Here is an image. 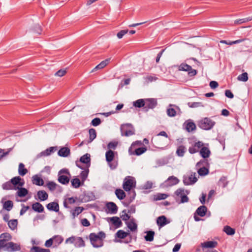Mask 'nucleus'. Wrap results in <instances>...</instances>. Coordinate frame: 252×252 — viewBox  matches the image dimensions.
I'll list each match as a JSON object with an SVG mask.
<instances>
[{
	"mask_svg": "<svg viewBox=\"0 0 252 252\" xmlns=\"http://www.w3.org/2000/svg\"><path fill=\"white\" fill-rule=\"evenodd\" d=\"M18 224V221L17 220H11L8 222V225L9 227L12 230L17 228Z\"/></svg>",
	"mask_w": 252,
	"mask_h": 252,
	"instance_id": "obj_53",
	"label": "nucleus"
},
{
	"mask_svg": "<svg viewBox=\"0 0 252 252\" xmlns=\"http://www.w3.org/2000/svg\"><path fill=\"white\" fill-rule=\"evenodd\" d=\"M85 245V243L84 241L83 240L82 237H77L76 240L75 241L74 246L77 248H80L82 247H84Z\"/></svg>",
	"mask_w": 252,
	"mask_h": 252,
	"instance_id": "obj_44",
	"label": "nucleus"
},
{
	"mask_svg": "<svg viewBox=\"0 0 252 252\" xmlns=\"http://www.w3.org/2000/svg\"><path fill=\"white\" fill-rule=\"evenodd\" d=\"M91 200L90 196L86 192H83L78 197V203L87 202Z\"/></svg>",
	"mask_w": 252,
	"mask_h": 252,
	"instance_id": "obj_26",
	"label": "nucleus"
},
{
	"mask_svg": "<svg viewBox=\"0 0 252 252\" xmlns=\"http://www.w3.org/2000/svg\"><path fill=\"white\" fill-rule=\"evenodd\" d=\"M13 207V202L11 200L5 201L3 204V209L7 211H10Z\"/></svg>",
	"mask_w": 252,
	"mask_h": 252,
	"instance_id": "obj_46",
	"label": "nucleus"
},
{
	"mask_svg": "<svg viewBox=\"0 0 252 252\" xmlns=\"http://www.w3.org/2000/svg\"><path fill=\"white\" fill-rule=\"evenodd\" d=\"M207 211V208L205 206H200L196 209L195 214L200 217H204L205 216Z\"/></svg>",
	"mask_w": 252,
	"mask_h": 252,
	"instance_id": "obj_29",
	"label": "nucleus"
},
{
	"mask_svg": "<svg viewBox=\"0 0 252 252\" xmlns=\"http://www.w3.org/2000/svg\"><path fill=\"white\" fill-rule=\"evenodd\" d=\"M170 221L165 216H159L157 219V223L159 228L165 226Z\"/></svg>",
	"mask_w": 252,
	"mask_h": 252,
	"instance_id": "obj_18",
	"label": "nucleus"
},
{
	"mask_svg": "<svg viewBox=\"0 0 252 252\" xmlns=\"http://www.w3.org/2000/svg\"><path fill=\"white\" fill-rule=\"evenodd\" d=\"M57 150L56 147H51L41 152L37 155V158H40L42 157H46L50 155L52 153L55 152Z\"/></svg>",
	"mask_w": 252,
	"mask_h": 252,
	"instance_id": "obj_17",
	"label": "nucleus"
},
{
	"mask_svg": "<svg viewBox=\"0 0 252 252\" xmlns=\"http://www.w3.org/2000/svg\"><path fill=\"white\" fill-rule=\"evenodd\" d=\"M21 248L20 244L15 243L13 242L7 243V246L6 248L5 251L8 252H14L20 251Z\"/></svg>",
	"mask_w": 252,
	"mask_h": 252,
	"instance_id": "obj_13",
	"label": "nucleus"
},
{
	"mask_svg": "<svg viewBox=\"0 0 252 252\" xmlns=\"http://www.w3.org/2000/svg\"><path fill=\"white\" fill-rule=\"evenodd\" d=\"M58 181L60 183L63 185H67L69 183L70 174L68 169H61L58 172Z\"/></svg>",
	"mask_w": 252,
	"mask_h": 252,
	"instance_id": "obj_2",
	"label": "nucleus"
},
{
	"mask_svg": "<svg viewBox=\"0 0 252 252\" xmlns=\"http://www.w3.org/2000/svg\"><path fill=\"white\" fill-rule=\"evenodd\" d=\"M121 135L123 136H130L135 134V129L131 124H123L120 127Z\"/></svg>",
	"mask_w": 252,
	"mask_h": 252,
	"instance_id": "obj_6",
	"label": "nucleus"
},
{
	"mask_svg": "<svg viewBox=\"0 0 252 252\" xmlns=\"http://www.w3.org/2000/svg\"><path fill=\"white\" fill-rule=\"evenodd\" d=\"M186 152V148L185 146L181 145L178 147L176 154L178 156L182 157Z\"/></svg>",
	"mask_w": 252,
	"mask_h": 252,
	"instance_id": "obj_35",
	"label": "nucleus"
},
{
	"mask_svg": "<svg viewBox=\"0 0 252 252\" xmlns=\"http://www.w3.org/2000/svg\"><path fill=\"white\" fill-rule=\"evenodd\" d=\"M200 156L203 158H207L211 155V151L208 147L203 146L200 148L199 151Z\"/></svg>",
	"mask_w": 252,
	"mask_h": 252,
	"instance_id": "obj_19",
	"label": "nucleus"
},
{
	"mask_svg": "<svg viewBox=\"0 0 252 252\" xmlns=\"http://www.w3.org/2000/svg\"><path fill=\"white\" fill-rule=\"evenodd\" d=\"M84 210V208L83 207H76L75 208L72 210L71 214L73 218H75V217L79 215L80 214H81L83 210Z\"/></svg>",
	"mask_w": 252,
	"mask_h": 252,
	"instance_id": "obj_42",
	"label": "nucleus"
},
{
	"mask_svg": "<svg viewBox=\"0 0 252 252\" xmlns=\"http://www.w3.org/2000/svg\"><path fill=\"white\" fill-rule=\"evenodd\" d=\"M89 238L91 244L94 248H100L103 245V241L99 238L95 233H91L89 235Z\"/></svg>",
	"mask_w": 252,
	"mask_h": 252,
	"instance_id": "obj_8",
	"label": "nucleus"
},
{
	"mask_svg": "<svg viewBox=\"0 0 252 252\" xmlns=\"http://www.w3.org/2000/svg\"><path fill=\"white\" fill-rule=\"evenodd\" d=\"M18 189V191L16 193L19 197H25L28 193V190L26 188L20 187V188H19V189Z\"/></svg>",
	"mask_w": 252,
	"mask_h": 252,
	"instance_id": "obj_36",
	"label": "nucleus"
},
{
	"mask_svg": "<svg viewBox=\"0 0 252 252\" xmlns=\"http://www.w3.org/2000/svg\"><path fill=\"white\" fill-rule=\"evenodd\" d=\"M115 194L117 196V198L120 200L124 199L126 196V193L125 191L120 189H116L115 190Z\"/></svg>",
	"mask_w": 252,
	"mask_h": 252,
	"instance_id": "obj_39",
	"label": "nucleus"
},
{
	"mask_svg": "<svg viewBox=\"0 0 252 252\" xmlns=\"http://www.w3.org/2000/svg\"><path fill=\"white\" fill-rule=\"evenodd\" d=\"M226 178L224 177H221L219 181V185L222 188H225L227 185Z\"/></svg>",
	"mask_w": 252,
	"mask_h": 252,
	"instance_id": "obj_57",
	"label": "nucleus"
},
{
	"mask_svg": "<svg viewBox=\"0 0 252 252\" xmlns=\"http://www.w3.org/2000/svg\"><path fill=\"white\" fill-rule=\"evenodd\" d=\"M158 105V101L157 98H149L145 99V105L144 109L146 111L149 109H153L155 108Z\"/></svg>",
	"mask_w": 252,
	"mask_h": 252,
	"instance_id": "obj_10",
	"label": "nucleus"
},
{
	"mask_svg": "<svg viewBox=\"0 0 252 252\" xmlns=\"http://www.w3.org/2000/svg\"><path fill=\"white\" fill-rule=\"evenodd\" d=\"M32 209L38 213H41L44 211V207L39 202H35L32 205Z\"/></svg>",
	"mask_w": 252,
	"mask_h": 252,
	"instance_id": "obj_28",
	"label": "nucleus"
},
{
	"mask_svg": "<svg viewBox=\"0 0 252 252\" xmlns=\"http://www.w3.org/2000/svg\"><path fill=\"white\" fill-rule=\"evenodd\" d=\"M127 32H128V30H121L117 33V36L118 37V38L121 39L124 36V35H125Z\"/></svg>",
	"mask_w": 252,
	"mask_h": 252,
	"instance_id": "obj_64",
	"label": "nucleus"
},
{
	"mask_svg": "<svg viewBox=\"0 0 252 252\" xmlns=\"http://www.w3.org/2000/svg\"><path fill=\"white\" fill-rule=\"evenodd\" d=\"M218 242L215 241H206L201 244L203 248H214L217 246Z\"/></svg>",
	"mask_w": 252,
	"mask_h": 252,
	"instance_id": "obj_24",
	"label": "nucleus"
},
{
	"mask_svg": "<svg viewBox=\"0 0 252 252\" xmlns=\"http://www.w3.org/2000/svg\"><path fill=\"white\" fill-rule=\"evenodd\" d=\"M242 41L244 42V45L246 48L250 47L251 42L249 39L244 38L242 39H237V44L240 43Z\"/></svg>",
	"mask_w": 252,
	"mask_h": 252,
	"instance_id": "obj_61",
	"label": "nucleus"
},
{
	"mask_svg": "<svg viewBox=\"0 0 252 252\" xmlns=\"http://www.w3.org/2000/svg\"><path fill=\"white\" fill-rule=\"evenodd\" d=\"M53 240L55 243L57 244V246H58L63 242V238L61 236L57 235L53 238Z\"/></svg>",
	"mask_w": 252,
	"mask_h": 252,
	"instance_id": "obj_58",
	"label": "nucleus"
},
{
	"mask_svg": "<svg viewBox=\"0 0 252 252\" xmlns=\"http://www.w3.org/2000/svg\"><path fill=\"white\" fill-rule=\"evenodd\" d=\"M215 124V122L212 121L210 118L206 117L198 121L197 125L200 128L208 130L212 129Z\"/></svg>",
	"mask_w": 252,
	"mask_h": 252,
	"instance_id": "obj_3",
	"label": "nucleus"
},
{
	"mask_svg": "<svg viewBox=\"0 0 252 252\" xmlns=\"http://www.w3.org/2000/svg\"><path fill=\"white\" fill-rule=\"evenodd\" d=\"M127 227L131 231H135L137 229V225L134 222V219L132 218L130 220V222H126Z\"/></svg>",
	"mask_w": 252,
	"mask_h": 252,
	"instance_id": "obj_32",
	"label": "nucleus"
},
{
	"mask_svg": "<svg viewBox=\"0 0 252 252\" xmlns=\"http://www.w3.org/2000/svg\"><path fill=\"white\" fill-rule=\"evenodd\" d=\"M115 153L111 150H109L105 153L106 160L112 170L116 169L118 166L117 162L113 161Z\"/></svg>",
	"mask_w": 252,
	"mask_h": 252,
	"instance_id": "obj_7",
	"label": "nucleus"
},
{
	"mask_svg": "<svg viewBox=\"0 0 252 252\" xmlns=\"http://www.w3.org/2000/svg\"><path fill=\"white\" fill-rule=\"evenodd\" d=\"M198 169L197 173L201 176L207 175L209 172V168H205L204 167H196Z\"/></svg>",
	"mask_w": 252,
	"mask_h": 252,
	"instance_id": "obj_40",
	"label": "nucleus"
},
{
	"mask_svg": "<svg viewBox=\"0 0 252 252\" xmlns=\"http://www.w3.org/2000/svg\"><path fill=\"white\" fill-rule=\"evenodd\" d=\"M80 162L86 164V167L89 168L91 165L90 155L86 154L82 156L80 158Z\"/></svg>",
	"mask_w": 252,
	"mask_h": 252,
	"instance_id": "obj_21",
	"label": "nucleus"
},
{
	"mask_svg": "<svg viewBox=\"0 0 252 252\" xmlns=\"http://www.w3.org/2000/svg\"><path fill=\"white\" fill-rule=\"evenodd\" d=\"M188 105L189 107L190 108H196L198 107H203V105L202 104V103L200 102H189L188 103Z\"/></svg>",
	"mask_w": 252,
	"mask_h": 252,
	"instance_id": "obj_59",
	"label": "nucleus"
},
{
	"mask_svg": "<svg viewBox=\"0 0 252 252\" xmlns=\"http://www.w3.org/2000/svg\"><path fill=\"white\" fill-rule=\"evenodd\" d=\"M129 233L125 232L123 230H119L116 233V237L120 239H124L126 237Z\"/></svg>",
	"mask_w": 252,
	"mask_h": 252,
	"instance_id": "obj_47",
	"label": "nucleus"
},
{
	"mask_svg": "<svg viewBox=\"0 0 252 252\" xmlns=\"http://www.w3.org/2000/svg\"><path fill=\"white\" fill-rule=\"evenodd\" d=\"M167 114L168 116L173 117L176 116V112L174 108H168L167 110Z\"/></svg>",
	"mask_w": 252,
	"mask_h": 252,
	"instance_id": "obj_63",
	"label": "nucleus"
},
{
	"mask_svg": "<svg viewBox=\"0 0 252 252\" xmlns=\"http://www.w3.org/2000/svg\"><path fill=\"white\" fill-rule=\"evenodd\" d=\"M47 187L49 189L52 191H54L57 187H60L56 183L50 181L47 183Z\"/></svg>",
	"mask_w": 252,
	"mask_h": 252,
	"instance_id": "obj_55",
	"label": "nucleus"
},
{
	"mask_svg": "<svg viewBox=\"0 0 252 252\" xmlns=\"http://www.w3.org/2000/svg\"><path fill=\"white\" fill-rule=\"evenodd\" d=\"M223 231L228 235H232L235 233V229L234 228H231L228 225H226L223 227Z\"/></svg>",
	"mask_w": 252,
	"mask_h": 252,
	"instance_id": "obj_49",
	"label": "nucleus"
},
{
	"mask_svg": "<svg viewBox=\"0 0 252 252\" xmlns=\"http://www.w3.org/2000/svg\"><path fill=\"white\" fill-rule=\"evenodd\" d=\"M196 173H192L189 176H184L183 177V183L186 186L193 185L197 181V178L195 177Z\"/></svg>",
	"mask_w": 252,
	"mask_h": 252,
	"instance_id": "obj_11",
	"label": "nucleus"
},
{
	"mask_svg": "<svg viewBox=\"0 0 252 252\" xmlns=\"http://www.w3.org/2000/svg\"><path fill=\"white\" fill-rule=\"evenodd\" d=\"M210 164L207 158H203L200 160L196 164V167H204L205 168H209Z\"/></svg>",
	"mask_w": 252,
	"mask_h": 252,
	"instance_id": "obj_30",
	"label": "nucleus"
},
{
	"mask_svg": "<svg viewBox=\"0 0 252 252\" xmlns=\"http://www.w3.org/2000/svg\"><path fill=\"white\" fill-rule=\"evenodd\" d=\"M196 128L195 124L192 122H188L186 126V129L188 132H191L195 130Z\"/></svg>",
	"mask_w": 252,
	"mask_h": 252,
	"instance_id": "obj_50",
	"label": "nucleus"
},
{
	"mask_svg": "<svg viewBox=\"0 0 252 252\" xmlns=\"http://www.w3.org/2000/svg\"><path fill=\"white\" fill-rule=\"evenodd\" d=\"M32 183L37 186H43L44 185V181L37 175H35L32 177Z\"/></svg>",
	"mask_w": 252,
	"mask_h": 252,
	"instance_id": "obj_33",
	"label": "nucleus"
},
{
	"mask_svg": "<svg viewBox=\"0 0 252 252\" xmlns=\"http://www.w3.org/2000/svg\"><path fill=\"white\" fill-rule=\"evenodd\" d=\"M174 67L176 68L179 71L188 72V74L189 77L194 76L197 73V71L196 70L192 69L190 65L187 64L186 63H183L179 65H174Z\"/></svg>",
	"mask_w": 252,
	"mask_h": 252,
	"instance_id": "obj_4",
	"label": "nucleus"
},
{
	"mask_svg": "<svg viewBox=\"0 0 252 252\" xmlns=\"http://www.w3.org/2000/svg\"><path fill=\"white\" fill-rule=\"evenodd\" d=\"M179 180L174 176H171L165 181L164 184L166 187H171L178 184Z\"/></svg>",
	"mask_w": 252,
	"mask_h": 252,
	"instance_id": "obj_16",
	"label": "nucleus"
},
{
	"mask_svg": "<svg viewBox=\"0 0 252 252\" xmlns=\"http://www.w3.org/2000/svg\"><path fill=\"white\" fill-rule=\"evenodd\" d=\"M28 171L27 169L25 168V165L23 163H20L18 168V173L20 175L23 176L25 175Z\"/></svg>",
	"mask_w": 252,
	"mask_h": 252,
	"instance_id": "obj_38",
	"label": "nucleus"
},
{
	"mask_svg": "<svg viewBox=\"0 0 252 252\" xmlns=\"http://www.w3.org/2000/svg\"><path fill=\"white\" fill-rule=\"evenodd\" d=\"M38 199L40 201H45L48 199V193L43 190H39L37 193Z\"/></svg>",
	"mask_w": 252,
	"mask_h": 252,
	"instance_id": "obj_34",
	"label": "nucleus"
},
{
	"mask_svg": "<svg viewBox=\"0 0 252 252\" xmlns=\"http://www.w3.org/2000/svg\"><path fill=\"white\" fill-rule=\"evenodd\" d=\"M89 142L91 143L96 138V130L94 128H92L89 129Z\"/></svg>",
	"mask_w": 252,
	"mask_h": 252,
	"instance_id": "obj_45",
	"label": "nucleus"
},
{
	"mask_svg": "<svg viewBox=\"0 0 252 252\" xmlns=\"http://www.w3.org/2000/svg\"><path fill=\"white\" fill-rule=\"evenodd\" d=\"M48 210L50 211L58 212L59 211V205L58 202H52L46 205Z\"/></svg>",
	"mask_w": 252,
	"mask_h": 252,
	"instance_id": "obj_22",
	"label": "nucleus"
},
{
	"mask_svg": "<svg viewBox=\"0 0 252 252\" xmlns=\"http://www.w3.org/2000/svg\"><path fill=\"white\" fill-rule=\"evenodd\" d=\"M101 120L99 118H95L91 122V125L94 126H97L101 124Z\"/></svg>",
	"mask_w": 252,
	"mask_h": 252,
	"instance_id": "obj_62",
	"label": "nucleus"
},
{
	"mask_svg": "<svg viewBox=\"0 0 252 252\" xmlns=\"http://www.w3.org/2000/svg\"><path fill=\"white\" fill-rule=\"evenodd\" d=\"M76 201L78 202L77 197H71L65 198L63 202V206L65 208H69V207L68 206V204H74V203L76 202Z\"/></svg>",
	"mask_w": 252,
	"mask_h": 252,
	"instance_id": "obj_20",
	"label": "nucleus"
},
{
	"mask_svg": "<svg viewBox=\"0 0 252 252\" xmlns=\"http://www.w3.org/2000/svg\"><path fill=\"white\" fill-rule=\"evenodd\" d=\"M76 166L81 169H84L83 171H81L80 174V177L81 179L82 184H84V182L87 179L89 172V168L86 167L84 168L83 166H81L77 162H76Z\"/></svg>",
	"mask_w": 252,
	"mask_h": 252,
	"instance_id": "obj_14",
	"label": "nucleus"
},
{
	"mask_svg": "<svg viewBox=\"0 0 252 252\" xmlns=\"http://www.w3.org/2000/svg\"><path fill=\"white\" fill-rule=\"evenodd\" d=\"M145 99H139L133 103V105L137 108H141L145 107Z\"/></svg>",
	"mask_w": 252,
	"mask_h": 252,
	"instance_id": "obj_41",
	"label": "nucleus"
},
{
	"mask_svg": "<svg viewBox=\"0 0 252 252\" xmlns=\"http://www.w3.org/2000/svg\"><path fill=\"white\" fill-rule=\"evenodd\" d=\"M168 196V195L165 193H158L154 195V200L158 201L165 199Z\"/></svg>",
	"mask_w": 252,
	"mask_h": 252,
	"instance_id": "obj_43",
	"label": "nucleus"
},
{
	"mask_svg": "<svg viewBox=\"0 0 252 252\" xmlns=\"http://www.w3.org/2000/svg\"><path fill=\"white\" fill-rule=\"evenodd\" d=\"M248 79H249V77H248V73L246 72H243V73L239 75L237 77L238 80H239L240 81L244 82H247L248 80Z\"/></svg>",
	"mask_w": 252,
	"mask_h": 252,
	"instance_id": "obj_52",
	"label": "nucleus"
},
{
	"mask_svg": "<svg viewBox=\"0 0 252 252\" xmlns=\"http://www.w3.org/2000/svg\"><path fill=\"white\" fill-rule=\"evenodd\" d=\"M189 190L179 188L174 192L175 199L178 203H184L189 202V198L187 195L189 193Z\"/></svg>",
	"mask_w": 252,
	"mask_h": 252,
	"instance_id": "obj_1",
	"label": "nucleus"
},
{
	"mask_svg": "<svg viewBox=\"0 0 252 252\" xmlns=\"http://www.w3.org/2000/svg\"><path fill=\"white\" fill-rule=\"evenodd\" d=\"M11 235L7 232L3 233L0 235V239L5 240L7 242L11 240Z\"/></svg>",
	"mask_w": 252,
	"mask_h": 252,
	"instance_id": "obj_56",
	"label": "nucleus"
},
{
	"mask_svg": "<svg viewBox=\"0 0 252 252\" xmlns=\"http://www.w3.org/2000/svg\"><path fill=\"white\" fill-rule=\"evenodd\" d=\"M107 212L112 214H115L118 212V207L113 202H108L106 205Z\"/></svg>",
	"mask_w": 252,
	"mask_h": 252,
	"instance_id": "obj_15",
	"label": "nucleus"
},
{
	"mask_svg": "<svg viewBox=\"0 0 252 252\" xmlns=\"http://www.w3.org/2000/svg\"><path fill=\"white\" fill-rule=\"evenodd\" d=\"M110 61V59L109 58L102 61L92 70V72H94L95 70L103 68L109 63Z\"/></svg>",
	"mask_w": 252,
	"mask_h": 252,
	"instance_id": "obj_27",
	"label": "nucleus"
},
{
	"mask_svg": "<svg viewBox=\"0 0 252 252\" xmlns=\"http://www.w3.org/2000/svg\"><path fill=\"white\" fill-rule=\"evenodd\" d=\"M2 188L4 190H13L12 184L11 182V179L7 182H5L2 185Z\"/></svg>",
	"mask_w": 252,
	"mask_h": 252,
	"instance_id": "obj_54",
	"label": "nucleus"
},
{
	"mask_svg": "<svg viewBox=\"0 0 252 252\" xmlns=\"http://www.w3.org/2000/svg\"><path fill=\"white\" fill-rule=\"evenodd\" d=\"M146 235L144 236L146 241L152 242L154 240L155 233L153 230H148L145 232Z\"/></svg>",
	"mask_w": 252,
	"mask_h": 252,
	"instance_id": "obj_31",
	"label": "nucleus"
},
{
	"mask_svg": "<svg viewBox=\"0 0 252 252\" xmlns=\"http://www.w3.org/2000/svg\"><path fill=\"white\" fill-rule=\"evenodd\" d=\"M147 151V148L146 147H139L137 149H136L134 150V152L132 153L133 155H135L136 156H140L142 155V154L144 153Z\"/></svg>",
	"mask_w": 252,
	"mask_h": 252,
	"instance_id": "obj_51",
	"label": "nucleus"
},
{
	"mask_svg": "<svg viewBox=\"0 0 252 252\" xmlns=\"http://www.w3.org/2000/svg\"><path fill=\"white\" fill-rule=\"evenodd\" d=\"M118 144V142L117 141H111L108 144L107 147L109 150H115Z\"/></svg>",
	"mask_w": 252,
	"mask_h": 252,
	"instance_id": "obj_60",
	"label": "nucleus"
},
{
	"mask_svg": "<svg viewBox=\"0 0 252 252\" xmlns=\"http://www.w3.org/2000/svg\"><path fill=\"white\" fill-rule=\"evenodd\" d=\"M70 151L68 147H62L58 151V154L62 157H67L70 155Z\"/></svg>",
	"mask_w": 252,
	"mask_h": 252,
	"instance_id": "obj_25",
	"label": "nucleus"
},
{
	"mask_svg": "<svg viewBox=\"0 0 252 252\" xmlns=\"http://www.w3.org/2000/svg\"><path fill=\"white\" fill-rule=\"evenodd\" d=\"M108 219L110 220L111 222L116 228L121 227L123 225L121 220L118 217H113Z\"/></svg>",
	"mask_w": 252,
	"mask_h": 252,
	"instance_id": "obj_23",
	"label": "nucleus"
},
{
	"mask_svg": "<svg viewBox=\"0 0 252 252\" xmlns=\"http://www.w3.org/2000/svg\"><path fill=\"white\" fill-rule=\"evenodd\" d=\"M204 145L202 142L198 141L195 142L191 147L189 148V152L191 154H193L199 152L200 148Z\"/></svg>",
	"mask_w": 252,
	"mask_h": 252,
	"instance_id": "obj_12",
	"label": "nucleus"
},
{
	"mask_svg": "<svg viewBox=\"0 0 252 252\" xmlns=\"http://www.w3.org/2000/svg\"><path fill=\"white\" fill-rule=\"evenodd\" d=\"M31 252H51L49 249H43L37 246H33L31 250Z\"/></svg>",
	"mask_w": 252,
	"mask_h": 252,
	"instance_id": "obj_48",
	"label": "nucleus"
},
{
	"mask_svg": "<svg viewBox=\"0 0 252 252\" xmlns=\"http://www.w3.org/2000/svg\"><path fill=\"white\" fill-rule=\"evenodd\" d=\"M71 183L72 186L75 189L79 188L81 185L83 184H82V181L77 177H75L73 179L71 180Z\"/></svg>",
	"mask_w": 252,
	"mask_h": 252,
	"instance_id": "obj_37",
	"label": "nucleus"
},
{
	"mask_svg": "<svg viewBox=\"0 0 252 252\" xmlns=\"http://www.w3.org/2000/svg\"><path fill=\"white\" fill-rule=\"evenodd\" d=\"M11 182L12 184L13 190H17L20 187H22L25 184V182L23 179L20 176H16L11 179Z\"/></svg>",
	"mask_w": 252,
	"mask_h": 252,
	"instance_id": "obj_9",
	"label": "nucleus"
},
{
	"mask_svg": "<svg viewBox=\"0 0 252 252\" xmlns=\"http://www.w3.org/2000/svg\"><path fill=\"white\" fill-rule=\"evenodd\" d=\"M136 182L135 178L132 176H126L124 180L123 188L126 191H129L135 188Z\"/></svg>",
	"mask_w": 252,
	"mask_h": 252,
	"instance_id": "obj_5",
	"label": "nucleus"
}]
</instances>
